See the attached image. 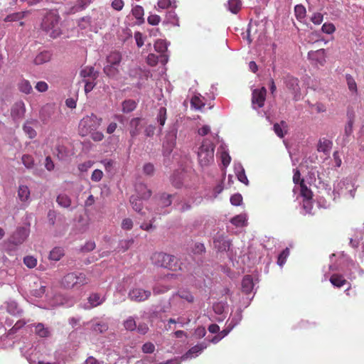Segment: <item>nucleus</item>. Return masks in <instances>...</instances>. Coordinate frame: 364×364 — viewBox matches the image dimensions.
Returning <instances> with one entry per match:
<instances>
[{"label": "nucleus", "instance_id": "obj_1", "mask_svg": "<svg viewBox=\"0 0 364 364\" xmlns=\"http://www.w3.org/2000/svg\"><path fill=\"white\" fill-rule=\"evenodd\" d=\"M60 16L55 11H49L44 16L41 22V29L52 38L58 37L61 33L59 26Z\"/></svg>", "mask_w": 364, "mask_h": 364}, {"label": "nucleus", "instance_id": "obj_2", "mask_svg": "<svg viewBox=\"0 0 364 364\" xmlns=\"http://www.w3.org/2000/svg\"><path fill=\"white\" fill-rule=\"evenodd\" d=\"M152 262L158 267L176 272L181 269V265L178 259L172 255L163 252H155L151 257Z\"/></svg>", "mask_w": 364, "mask_h": 364}, {"label": "nucleus", "instance_id": "obj_3", "mask_svg": "<svg viewBox=\"0 0 364 364\" xmlns=\"http://www.w3.org/2000/svg\"><path fill=\"white\" fill-rule=\"evenodd\" d=\"M61 284L68 289L74 287L80 288L86 284H89V279L87 278L86 275L83 273L72 272L71 273H68L63 277Z\"/></svg>", "mask_w": 364, "mask_h": 364}, {"label": "nucleus", "instance_id": "obj_4", "mask_svg": "<svg viewBox=\"0 0 364 364\" xmlns=\"http://www.w3.org/2000/svg\"><path fill=\"white\" fill-rule=\"evenodd\" d=\"M102 123V119L96 115H86L80 120L79 132L82 136H86L99 127Z\"/></svg>", "mask_w": 364, "mask_h": 364}, {"label": "nucleus", "instance_id": "obj_5", "mask_svg": "<svg viewBox=\"0 0 364 364\" xmlns=\"http://www.w3.org/2000/svg\"><path fill=\"white\" fill-rule=\"evenodd\" d=\"M214 147L212 144L208 145L206 140H203L198 152V162L202 166H207L213 162Z\"/></svg>", "mask_w": 364, "mask_h": 364}, {"label": "nucleus", "instance_id": "obj_6", "mask_svg": "<svg viewBox=\"0 0 364 364\" xmlns=\"http://www.w3.org/2000/svg\"><path fill=\"white\" fill-rule=\"evenodd\" d=\"M284 82L289 91L293 95L295 100H299L301 97V89L299 85V80L291 75H287L285 77Z\"/></svg>", "mask_w": 364, "mask_h": 364}, {"label": "nucleus", "instance_id": "obj_7", "mask_svg": "<svg viewBox=\"0 0 364 364\" xmlns=\"http://www.w3.org/2000/svg\"><path fill=\"white\" fill-rule=\"evenodd\" d=\"M151 295V292L149 290H144L141 288H133L132 289L129 294V299L135 302H143L149 299Z\"/></svg>", "mask_w": 364, "mask_h": 364}, {"label": "nucleus", "instance_id": "obj_8", "mask_svg": "<svg viewBox=\"0 0 364 364\" xmlns=\"http://www.w3.org/2000/svg\"><path fill=\"white\" fill-rule=\"evenodd\" d=\"M267 95V90L264 87L255 89L252 93V105L254 109L263 107Z\"/></svg>", "mask_w": 364, "mask_h": 364}, {"label": "nucleus", "instance_id": "obj_9", "mask_svg": "<svg viewBox=\"0 0 364 364\" xmlns=\"http://www.w3.org/2000/svg\"><path fill=\"white\" fill-rule=\"evenodd\" d=\"M191 107L194 111L205 112V106L208 105L210 109L213 105L210 103L205 104L204 97L201 95H194L191 100Z\"/></svg>", "mask_w": 364, "mask_h": 364}, {"label": "nucleus", "instance_id": "obj_10", "mask_svg": "<svg viewBox=\"0 0 364 364\" xmlns=\"http://www.w3.org/2000/svg\"><path fill=\"white\" fill-rule=\"evenodd\" d=\"M300 186V195L304 198V208H309L311 204L313 193L311 189L308 188L304 181H301Z\"/></svg>", "mask_w": 364, "mask_h": 364}, {"label": "nucleus", "instance_id": "obj_11", "mask_svg": "<svg viewBox=\"0 0 364 364\" xmlns=\"http://www.w3.org/2000/svg\"><path fill=\"white\" fill-rule=\"evenodd\" d=\"M231 245L230 240L223 235H218L213 239V247L220 252L228 251Z\"/></svg>", "mask_w": 364, "mask_h": 364}, {"label": "nucleus", "instance_id": "obj_12", "mask_svg": "<svg viewBox=\"0 0 364 364\" xmlns=\"http://www.w3.org/2000/svg\"><path fill=\"white\" fill-rule=\"evenodd\" d=\"M80 76L83 80H95L98 77V73L95 70L94 67L87 66L81 70Z\"/></svg>", "mask_w": 364, "mask_h": 364}, {"label": "nucleus", "instance_id": "obj_13", "mask_svg": "<svg viewBox=\"0 0 364 364\" xmlns=\"http://www.w3.org/2000/svg\"><path fill=\"white\" fill-rule=\"evenodd\" d=\"M309 57L315 60L320 65H323L326 62V53L324 49H318L316 51H310L308 53Z\"/></svg>", "mask_w": 364, "mask_h": 364}, {"label": "nucleus", "instance_id": "obj_14", "mask_svg": "<svg viewBox=\"0 0 364 364\" xmlns=\"http://www.w3.org/2000/svg\"><path fill=\"white\" fill-rule=\"evenodd\" d=\"M206 348L207 345L204 343L197 344L196 346L189 348L186 353L183 355V358L187 359L197 356L202 352V350L206 349Z\"/></svg>", "mask_w": 364, "mask_h": 364}, {"label": "nucleus", "instance_id": "obj_15", "mask_svg": "<svg viewBox=\"0 0 364 364\" xmlns=\"http://www.w3.org/2000/svg\"><path fill=\"white\" fill-rule=\"evenodd\" d=\"M36 124V120H27L23 126V131L29 139H34L36 136V131L34 129Z\"/></svg>", "mask_w": 364, "mask_h": 364}, {"label": "nucleus", "instance_id": "obj_16", "mask_svg": "<svg viewBox=\"0 0 364 364\" xmlns=\"http://www.w3.org/2000/svg\"><path fill=\"white\" fill-rule=\"evenodd\" d=\"M253 288H254V282H253L252 277L249 274L245 275L243 277V279L242 282V291L245 294H248L252 291Z\"/></svg>", "mask_w": 364, "mask_h": 364}, {"label": "nucleus", "instance_id": "obj_17", "mask_svg": "<svg viewBox=\"0 0 364 364\" xmlns=\"http://www.w3.org/2000/svg\"><path fill=\"white\" fill-rule=\"evenodd\" d=\"M136 196L143 200H147L151 196V191L147 188V186L138 184L136 186Z\"/></svg>", "mask_w": 364, "mask_h": 364}, {"label": "nucleus", "instance_id": "obj_18", "mask_svg": "<svg viewBox=\"0 0 364 364\" xmlns=\"http://www.w3.org/2000/svg\"><path fill=\"white\" fill-rule=\"evenodd\" d=\"M231 223L236 228H244L247 225L246 214L237 215L230 220Z\"/></svg>", "mask_w": 364, "mask_h": 364}, {"label": "nucleus", "instance_id": "obj_19", "mask_svg": "<svg viewBox=\"0 0 364 364\" xmlns=\"http://www.w3.org/2000/svg\"><path fill=\"white\" fill-rule=\"evenodd\" d=\"M273 130H274L275 133L279 138H282L284 134L287 133V123L282 120L279 123H276L273 125Z\"/></svg>", "mask_w": 364, "mask_h": 364}, {"label": "nucleus", "instance_id": "obj_20", "mask_svg": "<svg viewBox=\"0 0 364 364\" xmlns=\"http://www.w3.org/2000/svg\"><path fill=\"white\" fill-rule=\"evenodd\" d=\"M122 61V55L118 51L111 52L107 56V63L119 67Z\"/></svg>", "mask_w": 364, "mask_h": 364}, {"label": "nucleus", "instance_id": "obj_21", "mask_svg": "<svg viewBox=\"0 0 364 364\" xmlns=\"http://www.w3.org/2000/svg\"><path fill=\"white\" fill-rule=\"evenodd\" d=\"M51 58V53L48 50H44L38 53L33 60L36 65H42L48 62Z\"/></svg>", "mask_w": 364, "mask_h": 364}, {"label": "nucleus", "instance_id": "obj_22", "mask_svg": "<svg viewBox=\"0 0 364 364\" xmlns=\"http://www.w3.org/2000/svg\"><path fill=\"white\" fill-rule=\"evenodd\" d=\"M329 282L337 288L341 287L348 282L343 275L336 273L330 277Z\"/></svg>", "mask_w": 364, "mask_h": 364}, {"label": "nucleus", "instance_id": "obj_23", "mask_svg": "<svg viewBox=\"0 0 364 364\" xmlns=\"http://www.w3.org/2000/svg\"><path fill=\"white\" fill-rule=\"evenodd\" d=\"M92 2V0H77L71 8L73 13L85 10Z\"/></svg>", "mask_w": 364, "mask_h": 364}, {"label": "nucleus", "instance_id": "obj_24", "mask_svg": "<svg viewBox=\"0 0 364 364\" xmlns=\"http://www.w3.org/2000/svg\"><path fill=\"white\" fill-rule=\"evenodd\" d=\"M119 67H117L116 65H112L109 63H107V65L103 68V71L105 74L109 77L114 78L119 73Z\"/></svg>", "mask_w": 364, "mask_h": 364}, {"label": "nucleus", "instance_id": "obj_25", "mask_svg": "<svg viewBox=\"0 0 364 364\" xmlns=\"http://www.w3.org/2000/svg\"><path fill=\"white\" fill-rule=\"evenodd\" d=\"M331 145L332 143L329 140L326 139H320L318 142L317 151L327 154L331 149Z\"/></svg>", "mask_w": 364, "mask_h": 364}, {"label": "nucleus", "instance_id": "obj_26", "mask_svg": "<svg viewBox=\"0 0 364 364\" xmlns=\"http://www.w3.org/2000/svg\"><path fill=\"white\" fill-rule=\"evenodd\" d=\"M18 88L20 92H21L24 94H26V95L30 94L33 90V88H32V86H31L30 82L26 79H21L18 82Z\"/></svg>", "mask_w": 364, "mask_h": 364}, {"label": "nucleus", "instance_id": "obj_27", "mask_svg": "<svg viewBox=\"0 0 364 364\" xmlns=\"http://www.w3.org/2000/svg\"><path fill=\"white\" fill-rule=\"evenodd\" d=\"M227 8L231 13L236 14L242 8V1L241 0H229Z\"/></svg>", "mask_w": 364, "mask_h": 364}, {"label": "nucleus", "instance_id": "obj_28", "mask_svg": "<svg viewBox=\"0 0 364 364\" xmlns=\"http://www.w3.org/2000/svg\"><path fill=\"white\" fill-rule=\"evenodd\" d=\"M164 23H170L173 26H178V18L177 17V15L173 10H171L166 13V19L164 21Z\"/></svg>", "mask_w": 364, "mask_h": 364}, {"label": "nucleus", "instance_id": "obj_29", "mask_svg": "<svg viewBox=\"0 0 364 364\" xmlns=\"http://www.w3.org/2000/svg\"><path fill=\"white\" fill-rule=\"evenodd\" d=\"M175 134H168L167 136H166V141L164 142V149L165 150L166 152L167 153H171L173 147H174V145H175Z\"/></svg>", "mask_w": 364, "mask_h": 364}, {"label": "nucleus", "instance_id": "obj_30", "mask_svg": "<svg viewBox=\"0 0 364 364\" xmlns=\"http://www.w3.org/2000/svg\"><path fill=\"white\" fill-rule=\"evenodd\" d=\"M306 14V8L302 4H297L294 6V15L298 21L301 22L305 18Z\"/></svg>", "mask_w": 364, "mask_h": 364}, {"label": "nucleus", "instance_id": "obj_31", "mask_svg": "<svg viewBox=\"0 0 364 364\" xmlns=\"http://www.w3.org/2000/svg\"><path fill=\"white\" fill-rule=\"evenodd\" d=\"M30 196V191L27 186L21 185L18 186V199L22 202L28 200Z\"/></svg>", "mask_w": 364, "mask_h": 364}, {"label": "nucleus", "instance_id": "obj_32", "mask_svg": "<svg viewBox=\"0 0 364 364\" xmlns=\"http://www.w3.org/2000/svg\"><path fill=\"white\" fill-rule=\"evenodd\" d=\"M64 255V250L61 247H55L50 250L49 259L58 262Z\"/></svg>", "mask_w": 364, "mask_h": 364}, {"label": "nucleus", "instance_id": "obj_33", "mask_svg": "<svg viewBox=\"0 0 364 364\" xmlns=\"http://www.w3.org/2000/svg\"><path fill=\"white\" fill-rule=\"evenodd\" d=\"M168 44L166 41L159 39L154 43V49L159 53H164L167 51Z\"/></svg>", "mask_w": 364, "mask_h": 364}, {"label": "nucleus", "instance_id": "obj_34", "mask_svg": "<svg viewBox=\"0 0 364 364\" xmlns=\"http://www.w3.org/2000/svg\"><path fill=\"white\" fill-rule=\"evenodd\" d=\"M58 204L63 208H68L71 205V199L65 194H60L57 197Z\"/></svg>", "mask_w": 364, "mask_h": 364}, {"label": "nucleus", "instance_id": "obj_35", "mask_svg": "<svg viewBox=\"0 0 364 364\" xmlns=\"http://www.w3.org/2000/svg\"><path fill=\"white\" fill-rule=\"evenodd\" d=\"M136 107V102L133 100H127L122 103V111L126 113L133 112Z\"/></svg>", "mask_w": 364, "mask_h": 364}, {"label": "nucleus", "instance_id": "obj_36", "mask_svg": "<svg viewBox=\"0 0 364 364\" xmlns=\"http://www.w3.org/2000/svg\"><path fill=\"white\" fill-rule=\"evenodd\" d=\"M22 164L26 168L31 169L34 168L35 161L32 155L25 154L21 158Z\"/></svg>", "mask_w": 364, "mask_h": 364}, {"label": "nucleus", "instance_id": "obj_37", "mask_svg": "<svg viewBox=\"0 0 364 364\" xmlns=\"http://www.w3.org/2000/svg\"><path fill=\"white\" fill-rule=\"evenodd\" d=\"M141 200L142 198L140 197L134 196H132L129 200L132 208L139 213H140L142 209Z\"/></svg>", "mask_w": 364, "mask_h": 364}, {"label": "nucleus", "instance_id": "obj_38", "mask_svg": "<svg viewBox=\"0 0 364 364\" xmlns=\"http://www.w3.org/2000/svg\"><path fill=\"white\" fill-rule=\"evenodd\" d=\"M177 295L181 298L188 303H193L194 301V296L191 294V292L186 289H180L177 292Z\"/></svg>", "mask_w": 364, "mask_h": 364}, {"label": "nucleus", "instance_id": "obj_39", "mask_svg": "<svg viewBox=\"0 0 364 364\" xmlns=\"http://www.w3.org/2000/svg\"><path fill=\"white\" fill-rule=\"evenodd\" d=\"M36 333L41 338H47L49 336V331L48 328L41 323L36 326Z\"/></svg>", "mask_w": 364, "mask_h": 364}, {"label": "nucleus", "instance_id": "obj_40", "mask_svg": "<svg viewBox=\"0 0 364 364\" xmlns=\"http://www.w3.org/2000/svg\"><path fill=\"white\" fill-rule=\"evenodd\" d=\"M103 301V299L100 298V294H93L88 297V302H90L92 307L102 304Z\"/></svg>", "mask_w": 364, "mask_h": 364}, {"label": "nucleus", "instance_id": "obj_41", "mask_svg": "<svg viewBox=\"0 0 364 364\" xmlns=\"http://www.w3.org/2000/svg\"><path fill=\"white\" fill-rule=\"evenodd\" d=\"M26 112L25 105L19 101L15 103L12 108L11 114H24Z\"/></svg>", "mask_w": 364, "mask_h": 364}, {"label": "nucleus", "instance_id": "obj_42", "mask_svg": "<svg viewBox=\"0 0 364 364\" xmlns=\"http://www.w3.org/2000/svg\"><path fill=\"white\" fill-rule=\"evenodd\" d=\"M24 16V13L23 12H17V13H13L11 14L8 15L4 21L6 22H14V21H18L23 18Z\"/></svg>", "mask_w": 364, "mask_h": 364}, {"label": "nucleus", "instance_id": "obj_43", "mask_svg": "<svg viewBox=\"0 0 364 364\" xmlns=\"http://www.w3.org/2000/svg\"><path fill=\"white\" fill-rule=\"evenodd\" d=\"M290 253V251L289 248L284 249L283 251L281 252V253L279 255L277 264L282 267L284 262H287V259L289 257Z\"/></svg>", "mask_w": 364, "mask_h": 364}, {"label": "nucleus", "instance_id": "obj_44", "mask_svg": "<svg viewBox=\"0 0 364 364\" xmlns=\"http://www.w3.org/2000/svg\"><path fill=\"white\" fill-rule=\"evenodd\" d=\"M124 328L129 331H134L137 328L136 322L132 316H129L124 321Z\"/></svg>", "mask_w": 364, "mask_h": 364}, {"label": "nucleus", "instance_id": "obj_45", "mask_svg": "<svg viewBox=\"0 0 364 364\" xmlns=\"http://www.w3.org/2000/svg\"><path fill=\"white\" fill-rule=\"evenodd\" d=\"M133 16L139 21L143 19L144 9L141 6H136L132 9Z\"/></svg>", "mask_w": 364, "mask_h": 364}, {"label": "nucleus", "instance_id": "obj_46", "mask_svg": "<svg viewBox=\"0 0 364 364\" xmlns=\"http://www.w3.org/2000/svg\"><path fill=\"white\" fill-rule=\"evenodd\" d=\"M23 234L24 231L23 230H18L14 235L12 242L16 245L22 243L26 238V237L23 235Z\"/></svg>", "mask_w": 364, "mask_h": 364}, {"label": "nucleus", "instance_id": "obj_47", "mask_svg": "<svg viewBox=\"0 0 364 364\" xmlns=\"http://www.w3.org/2000/svg\"><path fill=\"white\" fill-rule=\"evenodd\" d=\"M140 121V118L133 119L132 120L130 121V127L132 128H134V129H132L130 131V134L132 136L138 134V127L139 125Z\"/></svg>", "mask_w": 364, "mask_h": 364}, {"label": "nucleus", "instance_id": "obj_48", "mask_svg": "<svg viewBox=\"0 0 364 364\" xmlns=\"http://www.w3.org/2000/svg\"><path fill=\"white\" fill-rule=\"evenodd\" d=\"M173 195L167 194V193H163L161 196V203L164 207H168L171 205L172 203V198Z\"/></svg>", "mask_w": 364, "mask_h": 364}, {"label": "nucleus", "instance_id": "obj_49", "mask_svg": "<svg viewBox=\"0 0 364 364\" xmlns=\"http://www.w3.org/2000/svg\"><path fill=\"white\" fill-rule=\"evenodd\" d=\"M321 31L324 33L332 34L336 31V27L331 23H325L321 27Z\"/></svg>", "mask_w": 364, "mask_h": 364}, {"label": "nucleus", "instance_id": "obj_50", "mask_svg": "<svg viewBox=\"0 0 364 364\" xmlns=\"http://www.w3.org/2000/svg\"><path fill=\"white\" fill-rule=\"evenodd\" d=\"M172 185L176 188H180L183 186V180L181 179V173H173L171 178Z\"/></svg>", "mask_w": 364, "mask_h": 364}, {"label": "nucleus", "instance_id": "obj_51", "mask_svg": "<svg viewBox=\"0 0 364 364\" xmlns=\"http://www.w3.org/2000/svg\"><path fill=\"white\" fill-rule=\"evenodd\" d=\"M23 262L28 268H33L37 264L36 259L32 256H26L23 259Z\"/></svg>", "mask_w": 364, "mask_h": 364}, {"label": "nucleus", "instance_id": "obj_52", "mask_svg": "<svg viewBox=\"0 0 364 364\" xmlns=\"http://www.w3.org/2000/svg\"><path fill=\"white\" fill-rule=\"evenodd\" d=\"M323 20V14L321 13H318V12L314 13L311 17V21L315 25H320L322 23Z\"/></svg>", "mask_w": 364, "mask_h": 364}, {"label": "nucleus", "instance_id": "obj_53", "mask_svg": "<svg viewBox=\"0 0 364 364\" xmlns=\"http://www.w3.org/2000/svg\"><path fill=\"white\" fill-rule=\"evenodd\" d=\"M242 196L241 194L237 193L231 196L230 202L231 204L234 206H238L242 203Z\"/></svg>", "mask_w": 364, "mask_h": 364}, {"label": "nucleus", "instance_id": "obj_54", "mask_svg": "<svg viewBox=\"0 0 364 364\" xmlns=\"http://www.w3.org/2000/svg\"><path fill=\"white\" fill-rule=\"evenodd\" d=\"M237 178L239 181L242 182L246 186L248 185V179L245 175V169L242 167L241 168V171L237 172Z\"/></svg>", "mask_w": 364, "mask_h": 364}, {"label": "nucleus", "instance_id": "obj_55", "mask_svg": "<svg viewBox=\"0 0 364 364\" xmlns=\"http://www.w3.org/2000/svg\"><path fill=\"white\" fill-rule=\"evenodd\" d=\"M92 139L95 142L102 141L104 139V134L102 132L92 131L90 132Z\"/></svg>", "mask_w": 364, "mask_h": 364}, {"label": "nucleus", "instance_id": "obj_56", "mask_svg": "<svg viewBox=\"0 0 364 364\" xmlns=\"http://www.w3.org/2000/svg\"><path fill=\"white\" fill-rule=\"evenodd\" d=\"M154 172V166L153 164H144L143 166V173L146 176H152Z\"/></svg>", "mask_w": 364, "mask_h": 364}, {"label": "nucleus", "instance_id": "obj_57", "mask_svg": "<svg viewBox=\"0 0 364 364\" xmlns=\"http://www.w3.org/2000/svg\"><path fill=\"white\" fill-rule=\"evenodd\" d=\"M103 177V172L100 169H95L91 176V179L94 182H98L102 180Z\"/></svg>", "mask_w": 364, "mask_h": 364}, {"label": "nucleus", "instance_id": "obj_58", "mask_svg": "<svg viewBox=\"0 0 364 364\" xmlns=\"http://www.w3.org/2000/svg\"><path fill=\"white\" fill-rule=\"evenodd\" d=\"M133 227V222L129 218H127L122 220L121 228L122 230H132Z\"/></svg>", "mask_w": 364, "mask_h": 364}, {"label": "nucleus", "instance_id": "obj_59", "mask_svg": "<svg viewBox=\"0 0 364 364\" xmlns=\"http://www.w3.org/2000/svg\"><path fill=\"white\" fill-rule=\"evenodd\" d=\"M91 23V18L90 16H85L81 18L78 21V26L82 29L85 28Z\"/></svg>", "mask_w": 364, "mask_h": 364}, {"label": "nucleus", "instance_id": "obj_60", "mask_svg": "<svg viewBox=\"0 0 364 364\" xmlns=\"http://www.w3.org/2000/svg\"><path fill=\"white\" fill-rule=\"evenodd\" d=\"M94 164V162L92 161H87L82 164H80L78 166V168L80 171L81 172H86L88 169H90L92 165Z\"/></svg>", "mask_w": 364, "mask_h": 364}, {"label": "nucleus", "instance_id": "obj_61", "mask_svg": "<svg viewBox=\"0 0 364 364\" xmlns=\"http://www.w3.org/2000/svg\"><path fill=\"white\" fill-rule=\"evenodd\" d=\"M95 80H83V82H85V92L86 93L90 92L92 90L94 87L95 86L96 83L95 82Z\"/></svg>", "mask_w": 364, "mask_h": 364}, {"label": "nucleus", "instance_id": "obj_62", "mask_svg": "<svg viewBox=\"0 0 364 364\" xmlns=\"http://www.w3.org/2000/svg\"><path fill=\"white\" fill-rule=\"evenodd\" d=\"M346 79H347V82H348V86L349 90L351 92H356L357 91V85H356V83H355V80H353V78L350 75H347Z\"/></svg>", "mask_w": 364, "mask_h": 364}, {"label": "nucleus", "instance_id": "obj_63", "mask_svg": "<svg viewBox=\"0 0 364 364\" xmlns=\"http://www.w3.org/2000/svg\"><path fill=\"white\" fill-rule=\"evenodd\" d=\"M148 23L152 26H156L159 23L161 18L159 15L151 14L148 17Z\"/></svg>", "mask_w": 364, "mask_h": 364}, {"label": "nucleus", "instance_id": "obj_64", "mask_svg": "<svg viewBox=\"0 0 364 364\" xmlns=\"http://www.w3.org/2000/svg\"><path fill=\"white\" fill-rule=\"evenodd\" d=\"M35 88L40 92H44L48 90V85L44 81H39L36 83Z\"/></svg>", "mask_w": 364, "mask_h": 364}]
</instances>
